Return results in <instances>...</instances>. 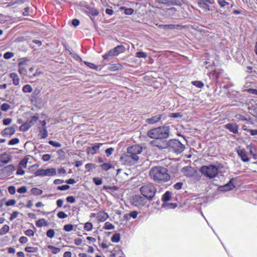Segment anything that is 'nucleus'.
<instances>
[{
	"label": "nucleus",
	"instance_id": "8",
	"mask_svg": "<svg viewBox=\"0 0 257 257\" xmlns=\"http://www.w3.org/2000/svg\"><path fill=\"white\" fill-rule=\"evenodd\" d=\"M171 192L169 191H166L162 196V200L164 202L163 206H166L168 209H175L177 207V204L176 203H167V202L171 199Z\"/></svg>",
	"mask_w": 257,
	"mask_h": 257
},
{
	"label": "nucleus",
	"instance_id": "54",
	"mask_svg": "<svg viewBox=\"0 0 257 257\" xmlns=\"http://www.w3.org/2000/svg\"><path fill=\"white\" fill-rule=\"evenodd\" d=\"M250 154L253 157V158L255 160L257 159V155L255 153V149L250 148L249 150Z\"/></svg>",
	"mask_w": 257,
	"mask_h": 257
},
{
	"label": "nucleus",
	"instance_id": "9",
	"mask_svg": "<svg viewBox=\"0 0 257 257\" xmlns=\"http://www.w3.org/2000/svg\"><path fill=\"white\" fill-rule=\"evenodd\" d=\"M29 60L27 58L25 59L23 61L19 63V72L21 74H26L27 70L28 69V65L27 62Z\"/></svg>",
	"mask_w": 257,
	"mask_h": 257
},
{
	"label": "nucleus",
	"instance_id": "51",
	"mask_svg": "<svg viewBox=\"0 0 257 257\" xmlns=\"http://www.w3.org/2000/svg\"><path fill=\"white\" fill-rule=\"evenodd\" d=\"M103 189L104 190H110L111 191H115L118 189L117 187L113 186H105L104 185L103 187Z\"/></svg>",
	"mask_w": 257,
	"mask_h": 257
},
{
	"label": "nucleus",
	"instance_id": "19",
	"mask_svg": "<svg viewBox=\"0 0 257 257\" xmlns=\"http://www.w3.org/2000/svg\"><path fill=\"white\" fill-rule=\"evenodd\" d=\"M160 28L163 29H182L184 27L180 25H174V24H169V25H161L159 26Z\"/></svg>",
	"mask_w": 257,
	"mask_h": 257
},
{
	"label": "nucleus",
	"instance_id": "53",
	"mask_svg": "<svg viewBox=\"0 0 257 257\" xmlns=\"http://www.w3.org/2000/svg\"><path fill=\"white\" fill-rule=\"evenodd\" d=\"M49 144L55 147H60L61 146L59 143L52 140L49 141Z\"/></svg>",
	"mask_w": 257,
	"mask_h": 257
},
{
	"label": "nucleus",
	"instance_id": "13",
	"mask_svg": "<svg viewBox=\"0 0 257 257\" xmlns=\"http://www.w3.org/2000/svg\"><path fill=\"white\" fill-rule=\"evenodd\" d=\"M102 145V143H95L92 147H88L87 148V154H90L92 155L95 154Z\"/></svg>",
	"mask_w": 257,
	"mask_h": 257
},
{
	"label": "nucleus",
	"instance_id": "46",
	"mask_svg": "<svg viewBox=\"0 0 257 257\" xmlns=\"http://www.w3.org/2000/svg\"><path fill=\"white\" fill-rule=\"evenodd\" d=\"M136 56L138 58H146L147 57V54L144 52H138L136 53Z\"/></svg>",
	"mask_w": 257,
	"mask_h": 257
},
{
	"label": "nucleus",
	"instance_id": "55",
	"mask_svg": "<svg viewBox=\"0 0 257 257\" xmlns=\"http://www.w3.org/2000/svg\"><path fill=\"white\" fill-rule=\"evenodd\" d=\"M182 114L180 112L172 113L170 115V117L172 118L181 117Z\"/></svg>",
	"mask_w": 257,
	"mask_h": 257
},
{
	"label": "nucleus",
	"instance_id": "7",
	"mask_svg": "<svg viewBox=\"0 0 257 257\" xmlns=\"http://www.w3.org/2000/svg\"><path fill=\"white\" fill-rule=\"evenodd\" d=\"M130 200L131 203L137 207H142L146 203V200L140 195L133 196Z\"/></svg>",
	"mask_w": 257,
	"mask_h": 257
},
{
	"label": "nucleus",
	"instance_id": "4",
	"mask_svg": "<svg viewBox=\"0 0 257 257\" xmlns=\"http://www.w3.org/2000/svg\"><path fill=\"white\" fill-rule=\"evenodd\" d=\"M141 194L148 199L151 200L155 196L156 192V188L151 184H145L140 189Z\"/></svg>",
	"mask_w": 257,
	"mask_h": 257
},
{
	"label": "nucleus",
	"instance_id": "57",
	"mask_svg": "<svg viewBox=\"0 0 257 257\" xmlns=\"http://www.w3.org/2000/svg\"><path fill=\"white\" fill-rule=\"evenodd\" d=\"M51 157V155L49 154H44L42 156V160L44 162H47L50 160Z\"/></svg>",
	"mask_w": 257,
	"mask_h": 257
},
{
	"label": "nucleus",
	"instance_id": "37",
	"mask_svg": "<svg viewBox=\"0 0 257 257\" xmlns=\"http://www.w3.org/2000/svg\"><path fill=\"white\" fill-rule=\"evenodd\" d=\"M114 228V226L113 225H112L111 223H110L109 222H106L104 224V226L103 227L104 229L106 230H111L113 229Z\"/></svg>",
	"mask_w": 257,
	"mask_h": 257
},
{
	"label": "nucleus",
	"instance_id": "20",
	"mask_svg": "<svg viewBox=\"0 0 257 257\" xmlns=\"http://www.w3.org/2000/svg\"><path fill=\"white\" fill-rule=\"evenodd\" d=\"M123 66L120 63L109 64L108 70L111 71H116L122 69Z\"/></svg>",
	"mask_w": 257,
	"mask_h": 257
},
{
	"label": "nucleus",
	"instance_id": "12",
	"mask_svg": "<svg viewBox=\"0 0 257 257\" xmlns=\"http://www.w3.org/2000/svg\"><path fill=\"white\" fill-rule=\"evenodd\" d=\"M224 127L234 134L238 133L239 126L236 123H228L224 125Z\"/></svg>",
	"mask_w": 257,
	"mask_h": 257
},
{
	"label": "nucleus",
	"instance_id": "29",
	"mask_svg": "<svg viewBox=\"0 0 257 257\" xmlns=\"http://www.w3.org/2000/svg\"><path fill=\"white\" fill-rule=\"evenodd\" d=\"M100 167L102 170L106 171L111 169L112 166L110 162H108L101 164Z\"/></svg>",
	"mask_w": 257,
	"mask_h": 257
},
{
	"label": "nucleus",
	"instance_id": "28",
	"mask_svg": "<svg viewBox=\"0 0 257 257\" xmlns=\"http://www.w3.org/2000/svg\"><path fill=\"white\" fill-rule=\"evenodd\" d=\"M115 56H116V55L112 49H110L107 53H106L103 55L102 58L105 60H107L109 59V57H113Z\"/></svg>",
	"mask_w": 257,
	"mask_h": 257
},
{
	"label": "nucleus",
	"instance_id": "49",
	"mask_svg": "<svg viewBox=\"0 0 257 257\" xmlns=\"http://www.w3.org/2000/svg\"><path fill=\"white\" fill-rule=\"evenodd\" d=\"M85 167L88 171H90L91 169H95L96 166L95 164L92 163H87L85 165Z\"/></svg>",
	"mask_w": 257,
	"mask_h": 257
},
{
	"label": "nucleus",
	"instance_id": "48",
	"mask_svg": "<svg viewBox=\"0 0 257 257\" xmlns=\"http://www.w3.org/2000/svg\"><path fill=\"white\" fill-rule=\"evenodd\" d=\"M84 228L86 231H90L92 228V224L89 222H86L84 225Z\"/></svg>",
	"mask_w": 257,
	"mask_h": 257
},
{
	"label": "nucleus",
	"instance_id": "47",
	"mask_svg": "<svg viewBox=\"0 0 257 257\" xmlns=\"http://www.w3.org/2000/svg\"><path fill=\"white\" fill-rule=\"evenodd\" d=\"M217 3L219 6L221 8L224 7L225 6H228L229 5L228 2H227L224 0H217Z\"/></svg>",
	"mask_w": 257,
	"mask_h": 257
},
{
	"label": "nucleus",
	"instance_id": "18",
	"mask_svg": "<svg viewBox=\"0 0 257 257\" xmlns=\"http://www.w3.org/2000/svg\"><path fill=\"white\" fill-rule=\"evenodd\" d=\"M85 8L87 10H85L84 12L89 16L91 15L93 16H96L99 14L98 11L95 8H91L89 6H86Z\"/></svg>",
	"mask_w": 257,
	"mask_h": 257
},
{
	"label": "nucleus",
	"instance_id": "30",
	"mask_svg": "<svg viewBox=\"0 0 257 257\" xmlns=\"http://www.w3.org/2000/svg\"><path fill=\"white\" fill-rule=\"evenodd\" d=\"M26 251L31 253H36L38 251V248L37 247L27 246L25 248Z\"/></svg>",
	"mask_w": 257,
	"mask_h": 257
},
{
	"label": "nucleus",
	"instance_id": "38",
	"mask_svg": "<svg viewBox=\"0 0 257 257\" xmlns=\"http://www.w3.org/2000/svg\"><path fill=\"white\" fill-rule=\"evenodd\" d=\"M35 176L44 177V169H40L37 170L35 173Z\"/></svg>",
	"mask_w": 257,
	"mask_h": 257
},
{
	"label": "nucleus",
	"instance_id": "62",
	"mask_svg": "<svg viewBox=\"0 0 257 257\" xmlns=\"http://www.w3.org/2000/svg\"><path fill=\"white\" fill-rule=\"evenodd\" d=\"M113 151L112 148H109L105 150V152L107 157L110 156Z\"/></svg>",
	"mask_w": 257,
	"mask_h": 257
},
{
	"label": "nucleus",
	"instance_id": "32",
	"mask_svg": "<svg viewBox=\"0 0 257 257\" xmlns=\"http://www.w3.org/2000/svg\"><path fill=\"white\" fill-rule=\"evenodd\" d=\"M84 63L88 67L94 70H97L99 68V66L98 65L91 62L84 61Z\"/></svg>",
	"mask_w": 257,
	"mask_h": 257
},
{
	"label": "nucleus",
	"instance_id": "5",
	"mask_svg": "<svg viewBox=\"0 0 257 257\" xmlns=\"http://www.w3.org/2000/svg\"><path fill=\"white\" fill-rule=\"evenodd\" d=\"M200 171L202 174L210 179L215 178L218 174V168L214 165L203 166Z\"/></svg>",
	"mask_w": 257,
	"mask_h": 257
},
{
	"label": "nucleus",
	"instance_id": "3",
	"mask_svg": "<svg viewBox=\"0 0 257 257\" xmlns=\"http://www.w3.org/2000/svg\"><path fill=\"white\" fill-rule=\"evenodd\" d=\"M169 129L165 126L156 127L150 130L147 133V136L155 140L166 139L169 137Z\"/></svg>",
	"mask_w": 257,
	"mask_h": 257
},
{
	"label": "nucleus",
	"instance_id": "17",
	"mask_svg": "<svg viewBox=\"0 0 257 257\" xmlns=\"http://www.w3.org/2000/svg\"><path fill=\"white\" fill-rule=\"evenodd\" d=\"M156 1L160 4L164 5L171 4L173 5L180 6L181 2L178 0H156Z\"/></svg>",
	"mask_w": 257,
	"mask_h": 257
},
{
	"label": "nucleus",
	"instance_id": "16",
	"mask_svg": "<svg viewBox=\"0 0 257 257\" xmlns=\"http://www.w3.org/2000/svg\"><path fill=\"white\" fill-rule=\"evenodd\" d=\"M15 133V127L11 126L5 128L1 132V135L3 136H12Z\"/></svg>",
	"mask_w": 257,
	"mask_h": 257
},
{
	"label": "nucleus",
	"instance_id": "22",
	"mask_svg": "<svg viewBox=\"0 0 257 257\" xmlns=\"http://www.w3.org/2000/svg\"><path fill=\"white\" fill-rule=\"evenodd\" d=\"M56 175V171L55 168L44 169V176H54Z\"/></svg>",
	"mask_w": 257,
	"mask_h": 257
},
{
	"label": "nucleus",
	"instance_id": "15",
	"mask_svg": "<svg viewBox=\"0 0 257 257\" xmlns=\"http://www.w3.org/2000/svg\"><path fill=\"white\" fill-rule=\"evenodd\" d=\"M235 187L234 184L232 182V181L230 180L229 182L226 184L225 185L220 186L219 187V189L221 191H228L232 190Z\"/></svg>",
	"mask_w": 257,
	"mask_h": 257
},
{
	"label": "nucleus",
	"instance_id": "64",
	"mask_svg": "<svg viewBox=\"0 0 257 257\" xmlns=\"http://www.w3.org/2000/svg\"><path fill=\"white\" fill-rule=\"evenodd\" d=\"M12 121V119L10 118H7L3 119V124L5 125L10 124Z\"/></svg>",
	"mask_w": 257,
	"mask_h": 257
},
{
	"label": "nucleus",
	"instance_id": "14",
	"mask_svg": "<svg viewBox=\"0 0 257 257\" xmlns=\"http://www.w3.org/2000/svg\"><path fill=\"white\" fill-rule=\"evenodd\" d=\"M163 117L162 114H158L150 118H147L146 122L150 124H152L159 122Z\"/></svg>",
	"mask_w": 257,
	"mask_h": 257
},
{
	"label": "nucleus",
	"instance_id": "40",
	"mask_svg": "<svg viewBox=\"0 0 257 257\" xmlns=\"http://www.w3.org/2000/svg\"><path fill=\"white\" fill-rule=\"evenodd\" d=\"M30 126L31 125L29 124L28 123H25L20 126V131L25 132L28 130Z\"/></svg>",
	"mask_w": 257,
	"mask_h": 257
},
{
	"label": "nucleus",
	"instance_id": "44",
	"mask_svg": "<svg viewBox=\"0 0 257 257\" xmlns=\"http://www.w3.org/2000/svg\"><path fill=\"white\" fill-rule=\"evenodd\" d=\"M32 193L36 195H41L42 193V190L37 188H33L32 189Z\"/></svg>",
	"mask_w": 257,
	"mask_h": 257
},
{
	"label": "nucleus",
	"instance_id": "43",
	"mask_svg": "<svg viewBox=\"0 0 257 257\" xmlns=\"http://www.w3.org/2000/svg\"><path fill=\"white\" fill-rule=\"evenodd\" d=\"M55 235V231L53 229H49L46 232V235L47 237L52 238Z\"/></svg>",
	"mask_w": 257,
	"mask_h": 257
},
{
	"label": "nucleus",
	"instance_id": "25",
	"mask_svg": "<svg viewBox=\"0 0 257 257\" xmlns=\"http://www.w3.org/2000/svg\"><path fill=\"white\" fill-rule=\"evenodd\" d=\"M48 134L46 127L40 128L39 133V136L40 139H45L48 137Z\"/></svg>",
	"mask_w": 257,
	"mask_h": 257
},
{
	"label": "nucleus",
	"instance_id": "26",
	"mask_svg": "<svg viewBox=\"0 0 257 257\" xmlns=\"http://www.w3.org/2000/svg\"><path fill=\"white\" fill-rule=\"evenodd\" d=\"M15 167L13 165H9L5 167L4 170L9 175H10L15 170Z\"/></svg>",
	"mask_w": 257,
	"mask_h": 257
},
{
	"label": "nucleus",
	"instance_id": "63",
	"mask_svg": "<svg viewBox=\"0 0 257 257\" xmlns=\"http://www.w3.org/2000/svg\"><path fill=\"white\" fill-rule=\"evenodd\" d=\"M28 241V238L25 236H21L19 238V241L22 244H25L27 243Z\"/></svg>",
	"mask_w": 257,
	"mask_h": 257
},
{
	"label": "nucleus",
	"instance_id": "23",
	"mask_svg": "<svg viewBox=\"0 0 257 257\" xmlns=\"http://www.w3.org/2000/svg\"><path fill=\"white\" fill-rule=\"evenodd\" d=\"M112 49L116 56L118 55L120 53H123L125 50V47L123 45H118Z\"/></svg>",
	"mask_w": 257,
	"mask_h": 257
},
{
	"label": "nucleus",
	"instance_id": "35",
	"mask_svg": "<svg viewBox=\"0 0 257 257\" xmlns=\"http://www.w3.org/2000/svg\"><path fill=\"white\" fill-rule=\"evenodd\" d=\"M28 163V160L27 159H22L19 163L18 167L22 168H26Z\"/></svg>",
	"mask_w": 257,
	"mask_h": 257
},
{
	"label": "nucleus",
	"instance_id": "41",
	"mask_svg": "<svg viewBox=\"0 0 257 257\" xmlns=\"http://www.w3.org/2000/svg\"><path fill=\"white\" fill-rule=\"evenodd\" d=\"M1 108L3 111H7L11 108V105L7 103H4L1 105Z\"/></svg>",
	"mask_w": 257,
	"mask_h": 257
},
{
	"label": "nucleus",
	"instance_id": "39",
	"mask_svg": "<svg viewBox=\"0 0 257 257\" xmlns=\"http://www.w3.org/2000/svg\"><path fill=\"white\" fill-rule=\"evenodd\" d=\"M48 248L52 250V253L53 254H57L60 251V249L59 248L56 247L51 245H48Z\"/></svg>",
	"mask_w": 257,
	"mask_h": 257
},
{
	"label": "nucleus",
	"instance_id": "36",
	"mask_svg": "<svg viewBox=\"0 0 257 257\" xmlns=\"http://www.w3.org/2000/svg\"><path fill=\"white\" fill-rule=\"evenodd\" d=\"M23 91L25 93H30L33 91V88L31 85L29 84H26L24 85L23 87Z\"/></svg>",
	"mask_w": 257,
	"mask_h": 257
},
{
	"label": "nucleus",
	"instance_id": "21",
	"mask_svg": "<svg viewBox=\"0 0 257 257\" xmlns=\"http://www.w3.org/2000/svg\"><path fill=\"white\" fill-rule=\"evenodd\" d=\"M10 77L12 78L13 80V84L15 86H17L20 83V78L18 75V74L16 73H11L10 74Z\"/></svg>",
	"mask_w": 257,
	"mask_h": 257
},
{
	"label": "nucleus",
	"instance_id": "50",
	"mask_svg": "<svg viewBox=\"0 0 257 257\" xmlns=\"http://www.w3.org/2000/svg\"><path fill=\"white\" fill-rule=\"evenodd\" d=\"M14 56V54L13 52H7L4 55V58L6 59H9L12 58Z\"/></svg>",
	"mask_w": 257,
	"mask_h": 257
},
{
	"label": "nucleus",
	"instance_id": "27",
	"mask_svg": "<svg viewBox=\"0 0 257 257\" xmlns=\"http://www.w3.org/2000/svg\"><path fill=\"white\" fill-rule=\"evenodd\" d=\"M36 225L38 227H41L43 226H47L48 225V223L47 221H46L44 219H40L38 220H37L36 222Z\"/></svg>",
	"mask_w": 257,
	"mask_h": 257
},
{
	"label": "nucleus",
	"instance_id": "45",
	"mask_svg": "<svg viewBox=\"0 0 257 257\" xmlns=\"http://www.w3.org/2000/svg\"><path fill=\"white\" fill-rule=\"evenodd\" d=\"M92 180H93V182L96 185H100L102 184V180L101 178L95 177V178H93Z\"/></svg>",
	"mask_w": 257,
	"mask_h": 257
},
{
	"label": "nucleus",
	"instance_id": "2",
	"mask_svg": "<svg viewBox=\"0 0 257 257\" xmlns=\"http://www.w3.org/2000/svg\"><path fill=\"white\" fill-rule=\"evenodd\" d=\"M151 178L156 183H162L169 181L170 176L168 169L163 166H155L152 167L149 172Z\"/></svg>",
	"mask_w": 257,
	"mask_h": 257
},
{
	"label": "nucleus",
	"instance_id": "10",
	"mask_svg": "<svg viewBox=\"0 0 257 257\" xmlns=\"http://www.w3.org/2000/svg\"><path fill=\"white\" fill-rule=\"evenodd\" d=\"M238 156L240 158L241 161L243 162H248L250 159L247 156V152L245 149H238L236 151Z\"/></svg>",
	"mask_w": 257,
	"mask_h": 257
},
{
	"label": "nucleus",
	"instance_id": "52",
	"mask_svg": "<svg viewBox=\"0 0 257 257\" xmlns=\"http://www.w3.org/2000/svg\"><path fill=\"white\" fill-rule=\"evenodd\" d=\"M19 139L18 138H14L12 140H11L9 142V145H14L16 144H17L19 143Z\"/></svg>",
	"mask_w": 257,
	"mask_h": 257
},
{
	"label": "nucleus",
	"instance_id": "1",
	"mask_svg": "<svg viewBox=\"0 0 257 257\" xmlns=\"http://www.w3.org/2000/svg\"><path fill=\"white\" fill-rule=\"evenodd\" d=\"M143 151V148L138 145H133L127 148L125 154L120 157V161L125 165L132 166L139 159V155Z\"/></svg>",
	"mask_w": 257,
	"mask_h": 257
},
{
	"label": "nucleus",
	"instance_id": "24",
	"mask_svg": "<svg viewBox=\"0 0 257 257\" xmlns=\"http://www.w3.org/2000/svg\"><path fill=\"white\" fill-rule=\"evenodd\" d=\"M198 5L200 8H202L205 10V11L210 10L209 5L203 0H198Z\"/></svg>",
	"mask_w": 257,
	"mask_h": 257
},
{
	"label": "nucleus",
	"instance_id": "31",
	"mask_svg": "<svg viewBox=\"0 0 257 257\" xmlns=\"http://www.w3.org/2000/svg\"><path fill=\"white\" fill-rule=\"evenodd\" d=\"M10 227L8 225H5L0 230V236L3 235L9 232Z\"/></svg>",
	"mask_w": 257,
	"mask_h": 257
},
{
	"label": "nucleus",
	"instance_id": "34",
	"mask_svg": "<svg viewBox=\"0 0 257 257\" xmlns=\"http://www.w3.org/2000/svg\"><path fill=\"white\" fill-rule=\"evenodd\" d=\"M191 83L192 85L199 88H202L204 86V83L201 81H193L191 82Z\"/></svg>",
	"mask_w": 257,
	"mask_h": 257
},
{
	"label": "nucleus",
	"instance_id": "61",
	"mask_svg": "<svg viewBox=\"0 0 257 257\" xmlns=\"http://www.w3.org/2000/svg\"><path fill=\"white\" fill-rule=\"evenodd\" d=\"M25 235L28 236H33L34 235V232L31 229H28L25 232Z\"/></svg>",
	"mask_w": 257,
	"mask_h": 257
},
{
	"label": "nucleus",
	"instance_id": "59",
	"mask_svg": "<svg viewBox=\"0 0 257 257\" xmlns=\"http://www.w3.org/2000/svg\"><path fill=\"white\" fill-rule=\"evenodd\" d=\"M27 187L26 186H22L17 190V192L19 193H25L27 192Z\"/></svg>",
	"mask_w": 257,
	"mask_h": 257
},
{
	"label": "nucleus",
	"instance_id": "33",
	"mask_svg": "<svg viewBox=\"0 0 257 257\" xmlns=\"http://www.w3.org/2000/svg\"><path fill=\"white\" fill-rule=\"evenodd\" d=\"M120 234L118 233H115L114 234H113L112 236V237L111 238V240L113 242H118L120 240Z\"/></svg>",
	"mask_w": 257,
	"mask_h": 257
},
{
	"label": "nucleus",
	"instance_id": "42",
	"mask_svg": "<svg viewBox=\"0 0 257 257\" xmlns=\"http://www.w3.org/2000/svg\"><path fill=\"white\" fill-rule=\"evenodd\" d=\"M74 226L71 224H66L64 226L63 229L65 231L69 232L73 229Z\"/></svg>",
	"mask_w": 257,
	"mask_h": 257
},
{
	"label": "nucleus",
	"instance_id": "11",
	"mask_svg": "<svg viewBox=\"0 0 257 257\" xmlns=\"http://www.w3.org/2000/svg\"><path fill=\"white\" fill-rule=\"evenodd\" d=\"M12 161V156L7 153H4L0 156V167L4 166Z\"/></svg>",
	"mask_w": 257,
	"mask_h": 257
},
{
	"label": "nucleus",
	"instance_id": "6",
	"mask_svg": "<svg viewBox=\"0 0 257 257\" xmlns=\"http://www.w3.org/2000/svg\"><path fill=\"white\" fill-rule=\"evenodd\" d=\"M169 147L174 152L180 154L185 149V146L177 140H171L169 142Z\"/></svg>",
	"mask_w": 257,
	"mask_h": 257
},
{
	"label": "nucleus",
	"instance_id": "58",
	"mask_svg": "<svg viewBox=\"0 0 257 257\" xmlns=\"http://www.w3.org/2000/svg\"><path fill=\"white\" fill-rule=\"evenodd\" d=\"M25 172L23 170V168L18 167V169L16 172V174L18 175H23Z\"/></svg>",
	"mask_w": 257,
	"mask_h": 257
},
{
	"label": "nucleus",
	"instance_id": "60",
	"mask_svg": "<svg viewBox=\"0 0 257 257\" xmlns=\"http://www.w3.org/2000/svg\"><path fill=\"white\" fill-rule=\"evenodd\" d=\"M70 188V186L68 185H64L62 186H59L57 187V189L59 190H66Z\"/></svg>",
	"mask_w": 257,
	"mask_h": 257
},
{
	"label": "nucleus",
	"instance_id": "56",
	"mask_svg": "<svg viewBox=\"0 0 257 257\" xmlns=\"http://www.w3.org/2000/svg\"><path fill=\"white\" fill-rule=\"evenodd\" d=\"M57 216L59 218H65L67 217V215L63 211H60L58 213Z\"/></svg>",
	"mask_w": 257,
	"mask_h": 257
}]
</instances>
